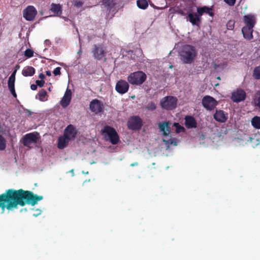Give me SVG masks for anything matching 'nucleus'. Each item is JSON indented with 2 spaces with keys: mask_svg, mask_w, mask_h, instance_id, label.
Returning a JSON list of instances; mask_svg holds the SVG:
<instances>
[{
  "mask_svg": "<svg viewBox=\"0 0 260 260\" xmlns=\"http://www.w3.org/2000/svg\"><path fill=\"white\" fill-rule=\"evenodd\" d=\"M42 199L43 196H38L29 190L8 189L0 194V208L3 213L6 209L13 211L18 209V206L23 207L26 205L35 206Z\"/></svg>",
  "mask_w": 260,
  "mask_h": 260,
  "instance_id": "obj_1",
  "label": "nucleus"
},
{
  "mask_svg": "<svg viewBox=\"0 0 260 260\" xmlns=\"http://www.w3.org/2000/svg\"><path fill=\"white\" fill-rule=\"evenodd\" d=\"M197 51L194 47L185 45L182 47L179 52L180 58L184 63H192L197 56Z\"/></svg>",
  "mask_w": 260,
  "mask_h": 260,
  "instance_id": "obj_2",
  "label": "nucleus"
},
{
  "mask_svg": "<svg viewBox=\"0 0 260 260\" xmlns=\"http://www.w3.org/2000/svg\"><path fill=\"white\" fill-rule=\"evenodd\" d=\"M102 134H105L104 136L105 140H109L113 145L117 144L119 141L117 133L112 127L108 125L104 126L102 129Z\"/></svg>",
  "mask_w": 260,
  "mask_h": 260,
  "instance_id": "obj_3",
  "label": "nucleus"
},
{
  "mask_svg": "<svg viewBox=\"0 0 260 260\" xmlns=\"http://www.w3.org/2000/svg\"><path fill=\"white\" fill-rule=\"evenodd\" d=\"M147 76L142 71H137L131 73L127 77L128 82L132 85H140L146 80Z\"/></svg>",
  "mask_w": 260,
  "mask_h": 260,
  "instance_id": "obj_4",
  "label": "nucleus"
},
{
  "mask_svg": "<svg viewBox=\"0 0 260 260\" xmlns=\"http://www.w3.org/2000/svg\"><path fill=\"white\" fill-rule=\"evenodd\" d=\"M177 99L173 96H167L162 98L160 102V107L167 110H172L176 108Z\"/></svg>",
  "mask_w": 260,
  "mask_h": 260,
  "instance_id": "obj_5",
  "label": "nucleus"
},
{
  "mask_svg": "<svg viewBox=\"0 0 260 260\" xmlns=\"http://www.w3.org/2000/svg\"><path fill=\"white\" fill-rule=\"evenodd\" d=\"M127 125L129 129L139 130L143 125L142 120L138 116H133L128 119Z\"/></svg>",
  "mask_w": 260,
  "mask_h": 260,
  "instance_id": "obj_6",
  "label": "nucleus"
},
{
  "mask_svg": "<svg viewBox=\"0 0 260 260\" xmlns=\"http://www.w3.org/2000/svg\"><path fill=\"white\" fill-rule=\"evenodd\" d=\"M38 133H31L26 134L23 138L22 143L24 146L31 148L30 145L32 143L35 144L38 141Z\"/></svg>",
  "mask_w": 260,
  "mask_h": 260,
  "instance_id": "obj_7",
  "label": "nucleus"
},
{
  "mask_svg": "<svg viewBox=\"0 0 260 260\" xmlns=\"http://www.w3.org/2000/svg\"><path fill=\"white\" fill-rule=\"evenodd\" d=\"M203 106L208 110H213L217 105V102L213 97L209 95L205 96L202 101Z\"/></svg>",
  "mask_w": 260,
  "mask_h": 260,
  "instance_id": "obj_8",
  "label": "nucleus"
},
{
  "mask_svg": "<svg viewBox=\"0 0 260 260\" xmlns=\"http://www.w3.org/2000/svg\"><path fill=\"white\" fill-rule=\"evenodd\" d=\"M93 57L101 60L106 54L105 48L102 45H94L92 50Z\"/></svg>",
  "mask_w": 260,
  "mask_h": 260,
  "instance_id": "obj_9",
  "label": "nucleus"
},
{
  "mask_svg": "<svg viewBox=\"0 0 260 260\" xmlns=\"http://www.w3.org/2000/svg\"><path fill=\"white\" fill-rule=\"evenodd\" d=\"M37 14V11L32 6H29L23 10V17L27 21L34 20Z\"/></svg>",
  "mask_w": 260,
  "mask_h": 260,
  "instance_id": "obj_10",
  "label": "nucleus"
},
{
  "mask_svg": "<svg viewBox=\"0 0 260 260\" xmlns=\"http://www.w3.org/2000/svg\"><path fill=\"white\" fill-rule=\"evenodd\" d=\"M246 96V94L244 90L238 89L232 93L231 99L233 102L238 103L244 101Z\"/></svg>",
  "mask_w": 260,
  "mask_h": 260,
  "instance_id": "obj_11",
  "label": "nucleus"
},
{
  "mask_svg": "<svg viewBox=\"0 0 260 260\" xmlns=\"http://www.w3.org/2000/svg\"><path fill=\"white\" fill-rule=\"evenodd\" d=\"M129 89V84L125 80H119L115 86V90L116 91L121 94H124L127 92Z\"/></svg>",
  "mask_w": 260,
  "mask_h": 260,
  "instance_id": "obj_12",
  "label": "nucleus"
},
{
  "mask_svg": "<svg viewBox=\"0 0 260 260\" xmlns=\"http://www.w3.org/2000/svg\"><path fill=\"white\" fill-rule=\"evenodd\" d=\"M171 124L169 121H163L158 124V128L164 136H169L171 133Z\"/></svg>",
  "mask_w": 260,
  "mask_h": 260,
  "instance_id": "obj_13",
  "label": "nucleus"
},
{
  "mask_svg": "<svg viewBox=\"0 0 260 260\" xmlns=\"http://www.w3.org/2000/svg\"><path fill=\"white\" fill-rule=\"evenodd\" d=\"M78 131L75 127L72 124H70L67 126L64 131V135L67 136L70 140H74L77 134Z\"/></svg>",
  "mask_w": 260,
  "mask_h": 260,
  "instance_id": "obj_14",
  "label": "nucleus"
},
{
  "mask_svg": "<svg viewBox=\"0 0 260 260\" xmlns=\"http://www.w3.org/2000/svg\"><path fill=\"white\" fill-rule=\"evenodd\" d=\"M90 109L95 113L101 112L103 110V105L99 100H93L90 103Z\"/></svg>",
  "mask_w": 260,
  "mask_h": 260,
  "instance_id": "obj_15",
  "label": "nucleus"
},
{
  "mask_svg": "<svg viewBox=\"0 0 260 260\" xmlns=\"http://www.w3.org/2000/svg\"><path fill=\"white\" fill-rule=\"evenodd\" d=\"M243 21L246 24L245 26H249L251 28H253L255 23L256 20L254 15L249 14L243 16Z\"/></svg>",
  "mask_w": 260,
  "mask_h": 260,
  "instance_id": "obj_16",
  "label": "nucleus"
},
{
  "mask_svg": "<svg viewBox=\"0 0 260 260\" xmlns=\"http://www.w3.org/2000/svg\"><path fill=\"white\" fill-rule=\"evenodd\" d=\"M72 92L71 90L67 89L64 96L60 101V104L63 108L67 107L70 103Z\"/></svg>",
  "mask_w": 260,
  "mask_h": 260,
  "instance_id": "obj_17",
  "label": "nucleus"
},
{
  "mask_svg": "<svg viewBox=\"0 0 260 260\" xmlns=\"http://www.w3.org/2000/svg\"><path fill=\"white\" fill-rule=\"evenodd\" d=\"M185 126L187 128H196L197 123L195 118L192 116L187 115L185 117Z\"/></svg>",
  "mask_w": 260,
  "mask_h": 260,
  "instance_id": "obj_18",
  "label": "nucleus"
},
{
  "mask_svg": "<svg viewBox=\"0 0 260 260\" xmlns=\"http://www.w3.org/2000/svg\"><path fill=\"white\" fill-rule=\"evenodd\" d=\"M214 118L217 121L224 122L228 119V114H225L221 110H216L213 115Z\"/></svg>",
  "mask_w": 260,
  "mask_h": 260,
  "instance_id": "obj_19",
  "label": "nucleus"
},
{
  "mask_svg": "<svg viewBox=\"0 0 260 260\" xmlns=\"http://www.w3.org/2000/svg\"><path fill=\"white\" fill-rule=\"evenodd\" d=\"M188 17L189 18V22L193 25L199 26V23L201 22L202 18L200 15L197 13H189L188 14Z\"/></svg>",
  "mask_w": 260,
  "mask_h": 260,
  "instance_id": "obj_20",
  "label": "nucleus"
},
{
  "mask_svg": "<svg viewBox=\"0 0 260 260\" xmlns=\"http://www.w3.org/2000/svg\"><path fill=\"white\" fill-rule=\"evenodd\" d=\"M253 28L249 26H244L242 29V33L244 39L247 40H251L253 39Z\"/></svg>",
  "mask_w": 260,
  "mask_h": 260,
  "instance_id": "obj_21",
  "label": "nucleus"
},
{
  "mask_svg": "<svg viewBox=\"0 0 260 260\" xmlns=\"http://www.w3.org/2000/svg\"><path fill=\"white\" fill-rule=\"evenodd\" d=\"M70 141V138H68L63 134V136L59 137L58 139V148L60 149L64 148L67 147Z\"/></svg>",
  "mask_w": 260,
  "mask_h": 260,
  "instance_id": "obj_22",
  "label": "nucleus"
},
{
  "mask_svg": "<svg viewBox=\"0 0 260 260\" xmlns=\"http://www.w3.org/2000/svg\"><path fill=\"white\" fill-rule=\"evenodd\" d=\"M212 8H209L207 6L203 7H199L197 8V13L200 15V17L204 14H208L210 16H213L214 13L212 12Z\"/></svg>",
  "mask_w": 260,
  "mask_h": 260,
  "instance_id": "obj_23",
  "label": "nucleus"
},
{
  "mask_svg": "<svg viewBox=\"0 0 260 260\" xmlns=\"http://www.w3.org/2000/svg\"><path fill=\"white\" fill-rule=\"evenodd\" d=\"M35 73V68L30 66L25 67L22 71V74L25 77L32 76Z\"/></svg>",
  "mask_w": 260,
  "mask_h": 260,
  "instance_id": "obj_24",
  "label": "nucleus"
},
{
  "mask_svg": "<svg viewBox=\"0 0 260 260\" xmlns=\"http://www.w3.org/2000/svg\"><path fill=\"white\" fill-rule=\"evenodd\" d=\"M50 10L54 13L55 16H58L61 13V6L60 4H52Z\"/></svg>",
  "mask_w": 260,
  "mask_h": 260,
  "instance_id": "obj_25",
  "label": "nucleus"
},
{
  "mask_svg": "<svg viewBox=\"0 0 260 260\" xmlns=\"http://www.w3.org/2000/svg\"><path fill=\"white\" fill-rule=\"evenodd\" d=\"M252 126L257 129H260V117L258 116L254 117L251 120Z\"/></svg>",
  "mask_w": 260,
  "mask_h": 260,
  "instance_id": "obj_26",
  "label": "nucleus"
},
{
  "mask_svg": "<svg viewBox=\"0 0 260 260\" xmlns=\"http://www.w3.org/2000/svg\"><path fill=\"white\" fill-rule=\"evenodd\" d=\"M137 6L141 9H146L148 6V2L146 0H137Z\"/></svg>",
  "mask_w": 260,
  "mask_h": 260,
  "instance_id": "obj_27",
  "label": "nucleus"
},
{
  "mask_svg": "<svg viewBox=\"0 0 260 260\" xmlns=\"http://www.w3.org/2000/svg\"><path fill=\"white\" fill-rule=\"evenodd\" d=\"M103 3L109 11L113 9L115 5L114 0H104Z\"/></svg>",
  "mask_w": 260,
  "mask_h": 260,
  "instance_id": "obj_28",
  "label": "nucleus"
},
{
  "mask_svg": "<svg viewBox=\"0 0 260 260\" xmlns=\"http://www.w3.org/2000/svg\"><path fill=\"white\" fill-rule=\"evenodd\" d=\"M47 91L45 89H42L41 90H40L37 94L39 96V100L41 101H45V98L47 95Z\"/></svg>",
  "mask_w": 260,
  "mask_h": 260,
  "instance_id": "obj_29",
  "label": "nucleus"
},
{
  "mask_svg": "<svg viewBox=\"0 0 260 260\" xmlns=\"http://www.w3.org/2000/svg\"><path fill=\"white\" fill-rule=\"evenodd\" d=\"M173 126L175 127L176 128V132L177 133H180L181 132H184L185 131V128L179 124L178 122H175L173 124Z\"/></svg>",
  "mask_w": 260,
  "mask_h": 260,
  "instance_id": "obj_30",
  "label": "nucleus"
},
{
  "mask_svg": "<svg viewBox=\"0 0 260 260\" xmlns=\"http://www.w3.org/2000/svg\"><path fill=\"white\" fill-rule=\"evenodd\" d=\"M253 76L256 79H260V66L254 68Z\"/></svg>",
  "mask_w": 260,
  "mask_h": 260,
  "instance_id": "obj_31",
  "label": "nucleus"
},
{
  "mask_svg": "<svg viewBox=\"0 0 260 260\" xmlns=\"http://www.w3.org/2000/svg\"><path fill=\"white\" fill-rule=\"evenodd\" d=\"M6 147L5 139L0 134V150H4Z\"/></svg>",
  "mask_w": 260,
  "mask_h": 260,
  "instance_id": "obj_32",
  "label": "nucleus"
},
{
  "mask_svg": "<svg viewBox=\"0 0 260 260\" xmlns=\"http://www.w3.org/2000/svg\"><path fill=\"white\" fill-rule=\"evenodd\" d=\"M145 109L149 111H154L156 109V105L153 102H150L147 104Z\"/></svg>",
  "mask_w": 260,
  "mask_h": 260,
  "instance_id": "obj_33",
  "label": "nucleus"
},
{
  "mask_svg": "<svg viewBox=\"0 0 260 260\" xmlns=\"http://www.w3.org/2000/svg\"><path fill=\"white\" fill-rule=\"evenodd\" d=\"M235 21L233 20H229L226 23V27L229 30H233L234 28Z\"/></svg>",
  "mask_w": 260,
  "mask_h": 260,
  "instance_id": "obj_34",
  "label": "nucleus"
},
{
  "mask_svg": "<svg viewBox=\"0 0 260 260\" xmlns=\"http://www.w3.org/2000/svg\"><path fill=\"white\" fill-rule=\"evenodd\" d=\"M34 51L30 49H27L24 52V55L27 58H30L33 56Z\"/></svg>",
  "mask_w": 260,
  "mask_h": 260,
  "instance_id": "obj_35",
  "label": "nucleus"
},
{
  "mask_svg": "<svg viewBox=\"0 0 260 260\" xmlns=\"http://www.w3.org/2000/svg\"><path fill=\"white\" fill-rule=\"evenodd\" d=\"M15 79L9 78L8 80V88L15 87Z\"/></svg>",
  "mask_w": 260,
  "mask_h": 260,
  "instance_id": "obj_36",
  "label": "nucleus"
},
{
  "mask_svg": "<svg viewBox=\"0 0 260 260\" xmlns=\"http://www.w3.org/2000/svg\"><path fill=\"white\" fill-rule=\"evenodd\" d=\"M36 83L37 85V86H38L40 87H42L44 85L45 81L44 80H37L36 81Z\"/></svg>",
  "mask_w": 260,
  "mask_h": 260,
  "instance_id": "obj_37",
  "label": "nucleus"
},
{
  "mask_svg": "<svg viewBox=\"0 0 260 260\" xmlns=\"http://www.w3.org/2000/svg\"><path fill=\"white\" fill-rule=\"evenodd\" d=\"M60 70L61 68L60 67L56 68L53 72V73L54 75V76L60 75L61 74Z\"/></svg>",
  "mask_w": 260,
  "mask_h": 260,
  "instance_id": "obj_38",
  "label": "nucleus"
},
{
  "mask_svg": "<svg viewBox=\"0 0 260 260\" xmlns=\"http://www.w3.org/2000/svg\"><path fill=\"white\" fill-rule=\"evenodd\" d=\"M225 3L230 6H233L236 3V0H224Z\"/></svg>",
  "mask_w": 260,
  "mask_h": 260,
  "instance_id": "obj_39",
  "label": "nucleus"
},
{
  "mask_svg": "<svg viewBox=\"0 0 260 260\" xmlns=\"http://www.w3.org/2000/svg\"><path fill=\"white\" fill-rule=\"evenodd\" d=\"M175 12L178 14H180L182 16H185L186 15V13L182 9H178L176 10Z\"/></svg>",
  "mask_w": 260,
  "mask_h": 260,
  "instance_id": "obj_40",
  "label": "nucleus"
},
{
  "mask_svg": "<svg viewBox=\"0 0 260 260\" xmlns=\"http://www.w3.org/2000/svg\"><path fill=\"white\" fill-rule=\"evenodd\" d=\"M163 141L166 144H172L174 143V139H173L172 138H170L168 140L164 139Z\"/></svg>",
  "mask_w": 260,
  "mask_h": 260,
  "instance_id": "obj_41",
  "label": "nucleus"
},
{
  "mask_svg": "<svg viewBox=\"0 0 260 260\" xmlns=\"http://www.w3.org/2000/svg\"><path fill=\"white\" fill-rule=\"evenodd\" d=\"M10 92H11L13 96L15 98L17 96V94L16 93L15 90V87H12V88H9Z\"/></svg>",
  "mask_w": 260,
  "mask_h": 260,
  "instance_id": "obj_42",
  "label": "nucleus"
},
{
  "mask_svg": "<svg viewBox=\"0 0 260 260\" xmlns=\"http://www.w3.org/2000/svg\"><path fill=\"white\" fill-rule=\"evenodd\" d=\"M17 72V69H15L12 73L9 78L15 79V75Z\"/></svg>",
  "mask_w": 260,
  "mask_h": 260,
  "instance_id": "obj_43",
  "label": "nucleus"
},
{
  "mask_svg": "<svg viewBox=\"0 0 260 260\" xmlns=\"http://www.w3.org/2000/svg\"><path fill=\"white\" fill-rule=\"evenodd\" d=\"M83 5V3L81 1H77L75 3V6L77 7H81Z\"/></svg>",
  "mask_w": 260,
  "mask_h": 260,
  "instance_id": "obj_44",
  "label": "nucleus"
},
{
  "mask_svg": "<svg viewBox=\"0 0 260 260\" xmlns=\"http://www.w3.org/2000/svg\"><path fill=\"white\" fill-rule=\"evenodd\" d=\"M30 88L32 90H36L37 89V84H31L30 85Z\"/></svg>",
  "mask_w": 260,
  "mask_h": 260,
  "instance_id": "obj_45",
  "label": "nucleus"
},
{
  "mask_svg": "<svg viewBox=\"0 0 260 260\" xmlns=\"http://www.w3.org/2000/svg\"><path fill=\"white\" fill-rule=\"evenodd\" d=\"M39 77L41 79V80H44V79L45 78V76L44 75V74L43 73H40L39 75Z\"/></svg>",
  "mask_w": 260,
  "mask_h": 260,
  "instance_id": "obj_46",
  "label": "nucleus"
},
{
  "mask_svg": "<svg viewBox=\"0 0 260 260\" xmlns=\"http://www.w3.org/2000/svg\"><path fill=\"white\" fill-rule=\"evenodd\" d=\"M138 165V163L137 162H135L131 164V167L137 166Z\"/></svg>",
  "mask_w": 260,
  "mask_h": 260,
  "instance_id": "obj_47",
  "label": "nucleus"
},
{
  "mask_svg": "<svg viewBox=\"0 0 260 260\" xmlns=\"http://www.w3.org/2000/svg\"><path fill=\"white\" fill-rule=\"evenodd\" d=\"M46 74L48 76H50L51 75V72L50 71H46Z\"/></svg>",
  "mask_w": 260,
  "mask_h": 260,
  "instance_id": "obj_48",
  "label": "nucleus"
},
{
  "mask_svg": "<svg viewBox=\"0 0 260 260\" xmlns=\"http://www.w3.org/2000/svg\"><path fill=\"white\" fill-rule=\"evenodd\" d=\"M70 172L72 173V176H74V173L73 169L71 170Z\"/></svg>",
  "mask_w": 260,
  "mask_h": 260,
  "instance_id": "obj_49",
  "label": "nucleus"
},
{
  "mask_svg": "<svg viewBox=\"0 0 260 260\" xmlns=\"http://www.w3.org/2000/svg\"><path fill=\"white\" fill-rule=\"evenodd\" d=\"M19 68H20L19 65L17 64V65L16 66V69H17V70L18 69H19Z\"/></svg>",
  "mask_w": 260,
  "mask_h": 260,
  "instance_id": "obj_50",
  "label": "nucleus"
},
{
  "mask_svg": "<svg viewBox=\"0 0 260 260\" xmlns=\"http://www.w3.org/2000/svg\"><path fill=\"white\" fill-rule=\"evenodd\" d=\"M217 79H218V80H220V78L219 77H218L217 78Z\"/></svg>",
  "mask_w": 260,
  "mask_h": 260,
  "instance_id": "obj_51",
  "label": "nucleus"
}]
</instances>
